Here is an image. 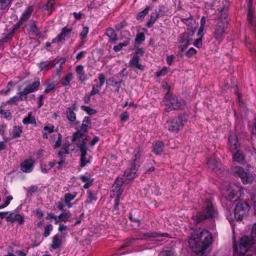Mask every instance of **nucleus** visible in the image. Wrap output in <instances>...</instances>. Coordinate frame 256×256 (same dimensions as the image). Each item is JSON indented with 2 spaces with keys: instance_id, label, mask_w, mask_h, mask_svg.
Instances as JSON below:
<instances>
[{
  "instance_id": "a211bd4d",
  "label": "nucleus",
  "mask_w": 256,
  "mask_h": 256,
  "mask_svg": "<svg viewBox=\"0 0 256 256\" xmlns=\"http://www.w3.org/2000/svg\"><path fill=\"white\" fill-rule=\"evenodd\" d=\"M139 165L134 162H131L130 168L124 172V174L128 180H132L138 176V168Z\"/></svg>"
},
{
  "instance_id": "13d9d810",
  "label": "nucleus",
  "mask_w": 256,
  "mask_h": 256,
  "mask_svg": "<svg viewBox=\"0 0 256 256\" xmlns=\"http://www.w3.org/2000/svg\"><path fill=\"white\" fill-rule=\"evenodd\" d=\"M17 222L20 225H22L24 222V216L20 214H15V222Z\"/></svg>"
},
{
  "instance_id": "39448f33",
  "label": "nucleus",
  "mask_w": 256,
  "mask_h": 256,
  "mask_svg": "<svg viewBox=\"0 0 256 256\" xmlns=\"http://www.w3.org/2000/svg\"><path fill=\"white\" fill-rule=\"evenodd\" d=\"M250 206L246 202H238L234 208V216L237 221H241L248 215Z\"/></svg>"
},
{
  "instance_id": "6e6552de",
  "label": "nucleus",
  "mask_w": 256,
  "mask_h": 256,
  "mask_svg": "<svg viewBox=\"0 0 256 256\" xmlns=\"http://www.w3.org/2000/svg\"><path fill=\"white\" fill-rule=\"evenodd\" d=\"M164 100L166 102V105L170 106L174 110H182L184 106L182 101L176 95L169 94V92L166 94Z\"/></svg>"
},
{
  "instance_id": "20e7f679",
  "label": "nucleus",
  "mask_w": 256,
  "mask_h": 256,
  "mask_svg": "<svg viewBox=\"0 0 256 256\" xmlns=\"http://www.w3.org/2000/svg\"><path fill=\"white\" fill-rule=\"evenodd\" d=\"M228 20H219L214 28L213 36L214 39L218 42H221L227 34L226 30L228 26Z\"/></svg>"
},
{
  "instance_id": "37998d69",
  "label": "nucleus",
  "mask_w": 256,
  "mask_h": 256,
  "mask_svg": "<svg viewBox=\"0 0 256 256\" xmlns=\"http://www.w3.org/2000/svg\"><path fill=\"white\" fill-rule=\"evenodd\" d=\"M77 146L79 148L80 154L87 153L88 148L85 139L82 140L80 144H78Z\"/></svg>"
},
{
  "instance_id": "0e129e2a",
  "label": "nucleus",
  "mask_w": 256,
  "mask_h": 256,
  "mask_svg": "<svg viewBox=\"0 0 256 256\" xmlns=\"http://www.w3.org/2000/svg\"><path fill=\"white\" fill-rule=\"evenodd\" d=\"M129 113L128 112H124L120 114V120L122 122H125L128 120L129 118Z\"/></svg>"
},
{
  "instance_id": "a19ab883",
  "label": "nucleus",
  "mask_w": 256,
  "mask_h": 256,
  "mask_svg": "<svg viewBox=\"0 0 256 256\" xmlns=\"http://www.w3.org/2000/svg\"><path fill=\"white\" fill-rule=\"evenodd\" d=\"M133 154L134 158H132V162L136 163V162L140 158L141 156L140 148V146H137L135 148L133 152Z\"/></svg>"
},
{
  "instance_id": "412c9836",
  "label": "nucleus",
  "mask_w": 256,
  "mask_h": 256,
  "mask_svg": "<svg viewBox=\"0 0 256 256\" xmlns=\"http://www.w3.org/2000/svg\"><path fill=\"white\" fill-rule=\"evenodd\" d=\"M58 58H56L52 60L42 62L38 64V66L40 70H48L58 64Z\"/></svg>"
},
{
  "instance_id": "a878e982",
  "label": "nucleus",
  "mask_w": 256,
  "mask_h": 256,
  "mask_svg": "<svg viewBox=\"0 0 256 256\" xmlns=\"http://www.w3.org/2000/svg\"><path fill=\"white\" fill-rule=\"evenodd\" d=\"M72 28H68L67 26L62 28L58 36L62 42H65L66 38H68V35L72 32Z\"/></svg>"
},
{
  "instance_id": "2eb2a0df",
  "label": "nucleus",
  "mask_w": 256,
  "mask_h": 256,
  "mask_svg": "<svg viewBox=\"0 0 256 256\" xmlns=\"http://www.w3.org/2000/svg\"><path fill=\"white\" fill-rule=\"evenodd\" d=\"M35 162L32 158L25 160L20 164V170L24 172L30 173L34 168Z\"/></svg>"
},
{
  "instance_id": "a18cd8bd",
  "label": "nucleus",
  "mask_w": 256,
  "mask_h": 256,
  "mask_svg": "<svg viewBox=\"0 0 256 256\" xmlns=\"http://www.w3.org/2000/svg\"><path fill=\"white\" fill-rule=\"evenodd\" d=\"M228 8L226 6H224L222 8H220V20H226L228 16Z\"/></svg>"
},
{
  "instance_id": "5701e85b",
  "label": "nucleus",
  "mask_w": 256,
  "mask_h": 256,
  "mask_svg": "<svg viewBox=\"0 0 256 256\" xmlns=\"http://www.w3.org/2000/svg\"><path fill=\"white\" fill-rule=\"evenodd\" d=\"M62 244V240L59 234H56L53 236L52 238V242L50 245V250H56L60 248Z\"/></svg>"
},
{
  "instance_id": "4d7b16f0",
  "label": "nucleus",
  "mask_w": 256,
  "mask_h": 256,
  "mask_svg": "<svg viewBox=\"0 0 256 256\" xmlns=\"http://www.w3.org/2000/svg\"><path fill=\"white\" fill-rule=\"evenodd\" d=\"M81 109L85 112H86L88 114L92 115L96 112V110L93 108H90L88 106H81Z\"/></svg>"
},
{
  "instance_id": "f8f14e48",
  "label": "nucleus",
  "mask_w": 256,
  "mask_h": 256,
  "mask_svg": "<svg viewBox=\"0 0 256 256\" xmlns=\"http://www.w3.org/2000/svg\"><path fill=\"white\" fill-rule=\"evenodd\" d=\"M18 96H14L10 98V99L5 102H3L1 108L6 105H18L19 102L26 101L28 100V96L24 95L21 90L20 86L18 87Z\"/></svg>"
},
{
  "instance_id": "c9c22d12",
  "label": "nucleus",
  "mask_w": 256,
  "mask_h": 256,
  "mask_svg": "<svg viewBox=\"0 0 256 256\" xmlns=\"http://www.w3.org/2000/svg\"><path fill=\"white\" fill-rule=\"evenodd\" d=\"M139 240L138 238H127L124 243L122 245L120 248V250H122L124 248L132 246L135 244V242L136 240Z\"/></svg>"
},
{
  "instance_id": "603ef678",
  "label": "nucleus",
  "mask_w": 256,
  "mask_h": 256,
  "mask_svg": "<svg viewBox=\"0 0 256 256\" xmlns=\"http://www.w3.org/2000/svg\"><path fill=\"white\" fill-rule=\"evenodd\" d=\"M12 0H0V10L6 9L12 2Z\"/></svg>"
},
{
  "instance_id": "7ed1b4c3",
  "label": "nucleus",
  "mask_w": 256,
  "mask_h": 256,
  "mask_svg": "<svg viewBox=\"0 0 256 256\" xmlns=\"http://www.w3.org/2000/svg\"><path fill=\"white\" fill-rule=\"evenodd\" d=\"M188 115L186 112L179 114L176 116L169 118L166 122L168 130L171 132L178 134L188 122Z\"/></svg>"
},
{
  "instance_id": "f704fd0d",
  "label": "nucleus",
  "mask_w": 256,
  "mask_h": 256,
  "mask_svg": "<svg viewBox=\"0 0 256 256\" xmlns=\"http://www.w3.org/2000/svg\"><path fill=\"white\" fill-rule=\"evenodd\" d=\"M73 79V74L72 72L68 73L64 78L60 80V82L62 86H66L69 85L70 81Z\"/></svg>"
},
{
  "instance_id": "e2e57ef3",
  "label": "nucleus",
  "mask_w": 256,
  "mask_h": 256,
  "mask_svg": "<svg viewBox=\"0 0 256 256\" xmlns=\"http://www.w3.org/2000/svg\"><path fill=\"white\" fill-rule=\"evenodd\" d=\"M196 52L197 51L195 48H191L186 52V56L187 58H190L196 54Z\"/></svg>"
},
{
  "instance_id": "1a4fd4ad",
  "label": "nucleus",
  "mask_w": 256,
  "mask_h": 256,
  "mask_svg": "<svg viewBox=\"0 0 256 256\" xmlns=\"http://www.w3.org/2000/svg\"><path fill=\"white\" fill-rule=\"evenodd\" d=\"M244 194V190L241 186L236 185L230 186L227 192L226 199L230 202H236Z\"/></svg>"
},
{
  "instance_id": "aec40b11",
  "label": "nucleus",
  "mask_w": 256,
  "mask_h": 256,
  "mask_svg": "<svg viewBox=\"0 0 256 256\" xmlns=\"http://www.w3.org/2000/svg\"><path fill=\"white\" fill-rule=\"evenodd\" d=\"M194 34V30L192 29H188L187 31L180 34V36L179 42L180 44H190L192 41V37Z\"/></svg>"
},
{
  "instance_id": "0eeeda50",
  "label": "nucleus",
  "mask_w": 256,
  "mask_h": 256,
  "mask_svg": "<svg viewBox=\"0 0 256 256\" xmlns=\"http://www.w3.org/2000/svg\"><path fill=\"white\" fill-rule=\"evenodd\" d=\"M232 172L235 176L240 177L244 184L250 183L253 181V176L248 172V170H244L240 166L234 167L232 170Z\"/></svg>"
},
{
  "instance_id": "f3484780",
  "label": "nucleus",
  "mask_w": 256,
  "mask_h": 256,
  "mask_svg": "<svg viewBox=\"0 0 256 256\" xmlns=\"http://www.w3.org/2000/svg\"><path fill=\"white\" fill-rule=\"evenodd\" d=\"M98 79L99 80L98 84H94L92 86V90L90 92L91 95L98 94L102 86L104 85L106 76L104 73H100L98 74Z\"/></svg>"
},
{
  "instance_id": "49530a36",
  "label": "nucleus",
  "mask_w": 256,
  "mask_h": 256,
  "mask_svg": "<svg viewBox=\"0 0 256 256\" xmlns=\"http://www.w3.org/2000/svg\"><path fill=\"white\" fill-rule=\"evenodd\" d=\"M110 85L112 87H115L118 84H121L123 82V80L120 79L118 81H116L114 77H111L108 80Z\"/></svg>"
},
{
  "instance_id": "4468645a",
  "label": "nucleus",
  "mask_w": 256,
  "mask_h": 256,
  "mask_svg": "<svg viewBox=\"0 0 256 256\" xmlns=\"http://www.w3.org/2000/svg\"><path fill=\"white\" fill-rule=\"evenodd\" d=\"M228 145L229 150L234 152L236 150H239L240 146V144L239 143L237 136L234 134H230L228 138Z\"/></svg>"
},
{
  "instance_id": "473e14b6",
  "label": "nucleus",
  "mask_w": 256,
  "mask_h": 256,
  "mask_svg": "<svg viewBox=\"0 0 256 256\" xmlns=\"http://www.w3.org/2000/svg\"><path fill=\"white\" fill-rule=\"evenodd\" d=\"M218 162L216 160H209L207 162L208 165L212 170L215 173H217L218 171L220 170L218 168Z\"/></svg>"
},
{
  "instance_id": "338daca9",
  "label": "nucleus",
  "mask_w": 256,
  "mask_h": 256,
  "mask_svg": "<svg viewBox=\"0 0 256 256\" xmlns=\"http://www.w3.org/2000/svg\"><path fill=\"white\" fill-rule=\"evenodd\" d=\"M58 140H56V141L55 142L53 147L56 148H58L60 147V146H61V144H62V136L60 134V133H58Z\"/></svg>"
},
{
  "instance_id": "9d476101",
  "label": "nucleus",
  "mask_w": 256,
  "mask_h": 256,
  "mask_svg": "<svg viewBox=\"0 0 256 256\" xmlns=\"http://www.w3.org/2000/svg\"><path fill=\"white\" fill-rule=\"evenodd\" d=\"M247 3L248 12L247 20L249 24L253 28V30L256 38V20L255 18V10L252 6V0H246Z\"/></svg>"
},
{
  "instance_id": "2f4dec72",
  "label": "nucleus",
  "mask_w": 256,
  "mask_h": 256,
  "mask_svg": "<svg viewBox=\"0 0 256 256\" xmlns=\"http://www.w3.org/2000/svg\"><path fill=\"white\" fill-rule=\"evenodd\" d=\"M88 199V200L86 202V203L90 204L92 203V201H96L97 200L96 193L95 190L90 189L87 191Z\"/></svg>"
},
{
  "instance_id": "c03bdc74",
  "label": "nucleus",
  "mask_w": 256,
  "mask_h": 256,
  "mask_svg": "<svg viewBox=\"0 0 256 256\" xmlns=\"http://www.w3.org/2000/svg\"><path fill=\"white\" fill-rule=\"evenodd\" d=\"M145 35L143 32H141L140 33H138L135 38V43L136 45V44H140L142 42L144 41L145 40Z\"/></svg>"
},
{
  "instance_id": "6e6d98bb",
  "label": "nucleus",
  "mask_w": 256,
  "mask_h": 256,
  "mask_svg": "<svg viewBox=\"0 0 256 256\" xmlns=\"http://www.w3.org/2000/svg\"><path fill=\"white\" fill-rule=\"evenodd\" d=\"M127 26V24L125 20H123L114 26L115 29L116 31H120L124 28Z\"/></svg>"
},
{
  "instance_id": "58836bf2",
  "label": "nucleus",
  "mask_w": 256,
  "mask_h": 256,
  "mask_svg": "<svg viewBox=\"0 0 256 256\" xmlns=\"http://www.w3.org/2000/svg\"><path fill=\"white\" fill-rule=\"evenodd\" d=\"M87 153L80 154V167L82 168L88 164L90 162L89 159L87 158L86 156Z\"/></svg>"
},
{
  "instance_id": "79ce46f5",
  "label": "nucleus",
  "mask_w": 256,
  "mask_h": 256,
  "mask_svg": "<svg viewBox=\"0 0 256 256\" xmlns=\"http://www.w3.org/2000/svg\"><path fill=\"white\" fill-rule=\"evenodd\" d=\"M150 10V7L149 6H147L142 11L139 12L136 16V18L138 20H143L144 16L148 14L149 10Z\"/></svg>"
},
{
  "instance_id": "bf43d9fd",
  "label": "nucleus",
  "mask_w": 256,
  "mask_h": 256,
  "mask_svg": "<svg viewBox=\"0 0 256 256\" xmlns=\"http://www.w3.org/2000/svg\"><path fill=\"white\" fill-rule=\"evenodd\" d=\"M128 218L130 221L138 223V226H140L141 225V220L138 218H134L133 216L132 212H129L128 214Z\"/></svg>"
},
{
  "instance_id": "b1692460",
  "label": "nucleus",
  "mask_w": 256,
  "mask_h": 256,
  "mask_svg": "<svg viewBox=\"0 0 256 256\" xmlns=\"http://www.w3.org/2000/svg\"><path fill=\"white\" fill-rule=\"evenodd\" d=\"M232 153V160L238 163L242 162L245 160L244 152L240 150H238Z\"/></svg>"
},
{
  "instance_id": "ea45409f",
  "label": "nucleus",
  "mask_w": 256,
  "mask_h": 256,
  "mask_svg": "<svg viewBox=\"0 0 256 256\" xmlns=\"http://www.w3.org/2000/svg\"><path fill=\"white\" fill-rule=\"evenodd\" d=\"M58 64H60L58 68H56V74L58 77H60L62 70L63 68L64 65L65 64L66 60V58H58Z\"/></svg>"
},
{
  "instance_id": "09e8293b",
  "label": "nucleus",
  "mask_w": 256,
  "mask_h": 256,
  "mask_svg": "<svg viewBox=\"0 0 256 256\" xmlns=\"http://www.w3.org/2000/svg\"><path fill=\"white\" fill-rule=\"evenodd\" d=\"M30 32L35 34L36 36H38L40 34V31L38 30L37 26H36L35 22H33L30 26Z\"/></svg>"
},
{
  "instance_id": "c85d7f7f",
  "label": "nucleus",
  "mask_w": 256,
  "mask_h": 256,
  "mask_svg": "<svg viewBox=\"0 0 256 256\" xmlns=\"http://www.w3.org/2000/svg\"><path fill=\"white\" fill-rule=\"evenodd\" d=\"M17 84V82L10 80L7 84L6 88L0 90V94L6 96L11 91L13 90L14 86Z\"/></svg>"
},
{
  "instance_id": "4c0bfd02",
  "label": "nucleus",
  "mask_w": 256,
  "mask_h": 256,
  "mask_svg": "<svg viewBox=\"0 0 256 256\" xmlns=\"http://www.w3.org/2000/svg\"><path fill=\"white\" fill-rule=\"evenodd\" d=\"M22 123L24 124H32L34 126L36 125L35 118L32 116V112H29L28 116L22 120Z\"/></svg>"
},
{
  "instance_id": "8fccbe9b",
  "label": "nucleus",
  "mask_w": 256,
  "mask_h": 256,
  "mask_svg": "<svg viewBox=\"0 0 256 256\" xmlns=\"http://www.w3.org/2000/svg\"><path fill=\"white\" fill-rule=\"evenodd\" d=\"M84 134L80 132V130H78L74 132L72 136V142H75L78 138H82L84 136Z\"/></svg>"
},
{
  "instance_id": "72a5a7b5",
  "label": "nucleus",
  "mask_w": 256,
  "mask_h": 256,
  "mask_svg": "<svg viewBox=\"0 0 256 256\" xmlns=\"http://www.w3.org/2000/svg\"><path fill=\"white\" fill-rule=\"evenodd\" d=\"M56 0H48L47 3L44 6L43 9L44 10L50 11L49 14H51L54 10V6L55 5Z\"/></svg>"
},
{
  "instance_id": "c756f323",
  "label": "nucleus",
  "mask_w": 256,
  "mask_h": 256,
  "mask_svg": "<svg viewBox=\"0 0 256 256\" xmlns=\"http://www.w3.org/2000/svg\"><path fill=\"white\" fill-rule=\"evenodd\" d=\"M66 114L68 120L71 123H73L76 120V114L74 112V110L72 107L67 108Z\"/></svg>"
},
{
  "instance_id": "423d86ee",
  "label": "nucleus",
  "mask_w": 256,
  "mask_h": 256,
  "mask_svg": "<svg viewBox=\"0 0 256 256\" xmlns=\"http://www.w3.org/2000/svg\"><path fill=\"white\" fill-rule=\"evenodd\" d=\"M145 53V49L143 48H138L133 53V56L129 62L128 66L135 68L136 70L143 71L144 70V66L140 62V57Z\"/></svg>"
},
{
  "instance_id": "864d4df0",
  "label": "nucleus",
  "mask_w": 256,
  "mask_h": 256,
  "mask_svg": "<svg viewBox=\"0 0 256 256\" xmlns=\"http://www.w3.org/2000/svg\"><path fill=\"white\" fill-rule=\"evenodd\" d=\"M168 72V68L166 66H164L160 70L157 71L155 72V76L156 77L164 76H165Z\"/></svg>"
},
{
  "instance_id": "5fc2aeb1",
  "label": "nucleus",
  "mask_w": 256,
  "mask_h": 256,
  "mask_svg": "<svg viewBox=\"0 0 256 256\" xmlns=\"http://www.w3.org/2000/svg\"><path fill=\"white\" fill-rule=\"evenodd\" d=\"M115 198L114 200V208H113V212H116V214H118L119 211L118 206L120 204V198L114 197Z\"/></svg>"
},
{
  "instance_id": "4be33fe9",
  "label": "nucleus",
  "mask_w": 256,
  "mask_h": 256,
  "mask_svg": "<svg viewBox=\"0 0 256 256\" xmlns=\"http://www.w3.org/2000/svg\"><path fill=\"white\" fill-rule=\"evenodd\" d=\"M164 144L163 142L158 140L154 142L152 152L158 156H161L164 153Z\"/></svg>"
},
{
  "instance_id": "69168bd1",
  "label": "nucleus",
  "mask_w": 256,
  "mask_h": 256,
  "mask_svg": "<svg viewBox=\"0 0 256 256\" xmlns=\"http://www.w3.org/2000/svg\"><path fill=\"white\" fill-rule=\"evenodd\" d=\"M6 220L7 222L14 223L15 222V214L14 212H10L8 216L6 217Z\"/></svg>"
},
{
  "instance_id": "052dcab7",
  "label": "nucleus",
  "mask_w": 256,
  "mask_h": 256,
  "mask_svg": "<svg viewBox=\"0 0 256 256\" xmlns=\"http://www.w3.org/2000/svg\"><path fill=\"white\" fill-rule=\"evenodd\" d=\"M53 230V226L52 224H50L46 226L44 228V236L45 238H47L50 235V232Z\"/></svg>"
},
{
  "instance_id": "de8ad7c7",
  "label": "nucleus",
  "mask_w": 256,
  "mask_h": 256,
  "mask_svg": "<svg viewBox=\"0 0 256 256\" xmlns=\"http://www.w3.org/2000/svg\"><path fill=\"white\" fill-rule=\"evenodd\" d=\"M76 196V194H74L70 193H66L64 195V202L66 204H68L72 201Z\"/></svg>"
},
{
  "instance_id": "f03ea898",
  "label": "nucleus",
  "mask_w": 256,
  "mask_h": 256,
  "mask_svg": "<svg viewBox=\"0 0 256 256\" xmlns=\"http://www.w3.org/2000/svg\"><path fill=\"white\" fill-rule=\"evenodd\" d=\"M218 216L217 208L210 198H206L204 202L201 210L197 212L192 219L194 224L198 225L206 220L215 218Z\"/></svg>"
},
{
  "instance_id": "393cba45",
  "label": "nucleus",
  "mask_w": 256,
  "mask_h": 256,
  "mask_svg": "<svg viewBox=\"0 0 256 256\" xmlns=\"http://www.w3.org/2000/svg\"><path fill=\"white\" fill-rule=\"evenodd\" d=\"M106 34L109 38L108 42L112 44H115L118 40L117 34L112 28H106Z\"/></svg>"
},
{
  "instance_id": "9b49d317",
  "label": "nucleus",
  "mask_w": 256,
  "mask_h": 256,
  "mask_svg": "<svg viewBox=\"0 0 256 256\" xmlns=\"http://www.w3.org/2000/svg\"><path fill=\"white\" fill-rule=\"evenodd\" d=\"M124 184L123 178H117L113 184L110 192V197L121 198L123 192V190L122 186Z\"/></svg>"
},
{
  "instance_id": "3c124183",
  "label": "nucleus",
  "mask_w": 256,
  "mask_h": 256,
  "mask_svg": "<svg viewBox=\"0 0 256 256\" xmlns=\"http://www.w3.org/2000/svg\"><path fill=\"white\" fill-rule=\"evenodd\" d=\"M6 128V125L0 126V135L2 136L3 140L6 142H8L9 140V138L5 136V128Z\"/></svg>"
},
{
  "instance_id": "7c9ffc66",
  "label": "nucleus",
  "mask_w": 256,
  "mask_h": 256,
  "mask_svg": "<svg viewBox=\"0 0 256 256\" xmlns=\"http://www.w3.org/2000/svg\"><path fill=\"white\" fill-rule=\"evenodd\" d=\"M23 128L22 126H14L12 131V138H20L22 132Z\"/></svg>"
},
{
  "instance_id": "680f3d73",
  "label": "nucleus",
  "mask_w": 256,
  "mask_h": 256,
  "mask_svg": "<svg viewBox=\"0 0 256 256\" xmlns=\"http://www.w3.org/2000/svg\"><path fill=\"white\" fill-rule=\"evenodd\" d=\"M156 20L152 15L150 16V18L148 20L146 24V26L148 28H151L153 24L156 22Z\"/></svg>"
},
{
  "instance_id": "cd10ccee",
  "label": "nucleus",
  "mask_w": 256,
  "mask_h": 256,
  "mask_svg": "<svg viewBox=\"0 0 256 256\" xmlns=\"http://www.w3.org/2000/svg\"><path fill=\"white\" fill-rule=\"evenodd\" d=\"M44 84L46 86L44 92L46 94H48L55 88V84L50 79H46L44 80Z\"/></svg>"
},
{
  "instance_id": "774afa93",
  "label": "nucleus",
  "mask_w": 256,
  "mask_h": 256,
  "mask_svg": "<svg viewBox=\"0 0 256 256\" xmlns=\"http://www.w3.org/2000/svg\"><path fill=\"white\" fill-rule=\"evenodd\" d=\"M202 38L200 37L194 42V46L198 48H202Z\"/></svg>"
},
{
  "instance_id": "dca6fc26",
  "label": "nucleus",
  "mask_w": 256,
  "mask_h": 256,
  "mask_svg": "<svg viewBox=\"0 0 256 256\" xmlns=\"http://www.w3.org/2000/svg\"><path fill=\"white\" fill-rule=\"evenodd\" d=\"M142 234V236L138 238L139 240H152L160 237H168V233H160L156 232H143Z\"/></svg>"
},
{
  "instance_id": "bb28decb",
  "label": "nucleus",
  "mask_w": 256,
  "mask_h": 256,
  "mask_svg": "<svg viewBox=\"0 0 256 256\" xmlns=\"http://www.w3.org/2000/svg\"><path fill=\"white\" fill-rule=\"evenodd\" d=\"M34 10V6H30L26 8L24 11L22 12L20 17L22 20L27 21L30 17L32 12Z\"/></svg>"
},
{
  "instance_id": "f257e3e1",
  "label": "nucleus",
  "mask_w": 256,
  "mask_h": 256,
  "mask_svg": "<svg viewBox=\"0 0 256 256\" xmlns=\"http://www.w3.org/2000/svg\"><path fill=\"white\" fill-rule=\"evenodd\" d=\"M212 238L209 230L200 228H196L188 239L189 247L197 255L207 256L206 250L211 244Z\"/></svg>"
},
{
  "instance_id": "6ab92c4d",
  "label": "nucleus",
  "mask_w": 256,
  "mask_h": 256,
  "mask_svg": "<svg viewBox=\"0 0 256 256\" xmlns=\"http://www.w3.org/2000/svg\"><path fill=\"white\" fill-rule=\"evenodd\" d=\"M76 73L77 76V80L80 83H84L88 79L87 74L84 70V66L82 65H78L76 67Z\"/></svg>"
},
{
  "instance_id": "e433bc0d",
  "label": "nucleus",
  "mask_w": 256,
  "mask_h": 256,
  "mask_svg": "<svg viewBox=\"0 0 256 256\" xmlns=\"http://www.w3.org/2000/svg\"><path fill=\"white\" fill-rule=\"evenodd\" d=\"M88 32H89L88 27L87 26H84L82 28V30L80 32V38L82 40V42L80 45V46H82L85 43V41L84 40L86 38Z\"/></svg>"
},
{
  "instance_id": "ddd939ff",
  "label": "nucleus",
  "mask_w": 256,
  "mask_h": 256,
  "mask_svg": "<svg viewBox=\"0 0 256 256\" xmlns=\"http://www.w3.org/2000/svg\"><path fill=\"white\" fill-rule=\"evenodd\" d=\"M40 78H35L34 80L32 83L26 84L22 91L24 95L28 96V94L38 91L40 88Z\"/></svg>"
}]
</instances>
